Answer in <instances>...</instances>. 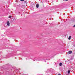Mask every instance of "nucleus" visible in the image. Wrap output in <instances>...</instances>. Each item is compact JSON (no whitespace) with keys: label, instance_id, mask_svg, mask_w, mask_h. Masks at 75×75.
I'll use <instances>...</instances> for the list:
<instances>
[{"label":"nucleus","instance_id":"nucleus-6","mask_svg":"<svg viewBox=\"0 0 75 75\" xmlns=\"http://www.w3.org/2000/svg\"><path fill=\"white\" fill-rule=\"evenodd\" d=\"M70 72H71V71L70 70L68 71V74H69V73H70Z\"/></svg>","mask_w":75,"mask_h":75},{"label":"nucleus","instance_id":"nucleus-9","mask_svg":"<svg viewBox=\"0 0 75 75\" xmlns=\"http://www.w3.org/2000/svg\"><path fill=\"white\" fill-rule=\"evenodd\" d=\"M74 27H75V25L73 26Z\"/></svg>","mask_w":75,"mask_h":75},{"label":"nucleus","instance_id":"nucleus-5","mask_svg":"<svg viewBox=\"0 0 75 75\" xmlns=\"http://www.w3.org/2000/svg\"><path fill=\"white\" fill-rule=\"evenodd\" d=\"M62 63H60V64H59V66H62Z\"/></svg>","mask_w":75,"mask_h":75},{"label":"nucleus","instance_id":"nucleus-11","mask_svg":"<svg viewBox=\"0 0 75 75\" xmlns=\"http://www.w3.org/2000/svg\"><path fill=\"white\" fill-rule=\"evenodd\" d=\"M65 0V1H68V0Z\"/></svg>","mask_w":75,"mask_h":75},{"label":"nucleus","instance_id":"nucleus-10","mask_svg":"<svg viewBox=\"0 0 75 75\" xmlns=\"http://www.w3.org/2000/svg\"><path fill=\"white\" fill-rule=\"evenodd\" d=\"M58 75H61V74H58Z\"/></svg>","mask_w":75,"mask_h":75},{"label":"nucleus","instance_id":"nucleus-7","mask_svg":"<svg viewBox=\"0 0 75 75\" xmlns=\"http://www.w3.org/2000/svg\"><path fill=\"white\" fill-rule=\"evenodd\" d=\"M11 16H9V18H11Z\"/></svg>","mask_w":75,"mask_h":75},{"label":"nucleus","instance_id":"nucleus-2","mask_svg":"<svg viewBox=\"0 0 75 75\" xmlns=\"http://www.w3.org/2000/svg\"><path fill=\"white\" fill-rule=\"evenodd\" d=\"M72 52V51H70L68 52V53L69 54H71Z\"/></svg>","mask_w":75,"mask_h":75},{"label":"nucleus","instance_id":"nucleus-3","mask_svg":"<svg viewBox=\"0 0 75 75\" xmlns=\"http://www.w3.org/2000/svg\"><path fill=\"white\" fill-rule=\"evenodd\" d=\"M36 6L37 8H38V7H39V4H36Z\"/></svg>","mask_w":75,"mask_h":75},{"label":"nucleus","instance_id":"nucleus-1","mask_svg":"<svg viewBox=\"0 0 75 75\" xmlns=\"http://www.w3.org/2000/svg\"><path fill=\"white\" fill-rule=\"evenodd\" d=\"M7 25L8 27H9L10 26V22L9 21H8L7 22Z\"/></svg>","mask_w":75,"mask_h":75},{"label":"nucleus","instance_id":"nucleus-8","mask_svg":"<svg viewBox=\"0 0 75 75\" xmlns=\"http://www.w3.org/2000/svg\"><path fill=\"white\" fill-rule=\"evenodd\" d=\"M20 1H24V0H20Z\"/></svg>","mask_w":75,"mask_h":75},{"label":"nucleus","instance_id":"nucleus-4","mask_svg":"<svg viewBox=\"0 0 75 75\" xmlns=\"http://www.w3.org/2000/svg\"><path fill=\"white\" fill-rule=\"evenodd\" d=\"M71 36H70L68 38V39L69 40L71 39Z\"/></svg>","mask_w":75,"mask_h":75}]
</instances>
